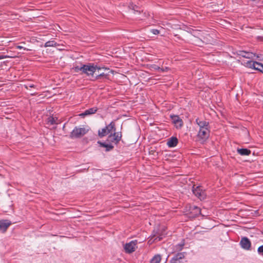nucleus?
<instances>
[{
    "label": "nucleus",
    "instance_id": "obj_1",
    "mask_svg": "<svg viewBox=\"0 0 263 263\" xmlns=\"http://www.w3.org/2000/svg\"><path fill=\"white\" fill-rule=\"evenodd\" d=\"M83 73L86 74L87 76H93V73L97 70H100L101 68L97 65L89 64L88 65H83Z\"/></svg>",
    "mask_w": 263,
    "mask_h": 263
},
{
    "label": "nucleus",
    "instance_id": "obj_2",
    "mask_svg": "<svg viewBox=\"0 0 263 263\" xmlns=\"http://www.w3.org/2000/svg\"><path fill=\"white\" fill-rule=\"evenodd\" d=\"M87 132V130H86L85 128L75 127L70 133L69 136L71 138H79L84 136Z\"/></svg>",
    "mask_w": 263,
    "mask_h": 263
},
{
    "label": "nucleus",
    "instance_id": "obj_3",
    "mask_svg": "<svg viewBox=\"0 0 263 263\" xmlns=\"http://www.w3.org/2000/svg\"><path fill=\"white\" fill-rule=\"evenodd\" d=\"M122 137L121 132H115L108 136L106 141L108 143H114L117 144L121 140Z\"/></svg>",
    "mask_w": 263,
    "mask_h": 263
},
{
    "label": "nucleus",
    "instance_id": "obj_4",
    "mask_svg": "<svg viewBox=\"0 0 263 263\" xmlns=\"http://www.w3.org/2000/svg\"><path fill=\"white\" fill-rule=\"evenodd\" d=\"M192 191L194 194L200 200H203L205 198L206 194L205 191L201 188V186H197L195 187V185H194Z\"/></svg>",
    "mask_w": 263,
    "mask_h": 263
},
{
    "label": "nucleus",
    "instance_id": "obj_5",
    "mask_svg": "<svg viewBox=\"0 0 263 263\" xmlns=\"http://www.w3.org/2000/svg\"><path fill=\"white\" fill-rule=\"evenodd\" d=\"M210 128H205V129H199L197 137L198 138L202 141V142L205 141L208 139L210 136Z\"/></svg>",
    "mask_w": 263,
    "mask_h": 263
},
{
    "label": "nucleus",
    "instance_id": "obj_6",
    "mask_svg": "<svg viewBox=\"0 0 263 263\" xmlns=\"http://www.w3.org/2000/svg\"><path fill=\"white\" fill-rule=\"evenodd\" d=\"M185 254V252L177 253L171 259L170 263H183V260L184 259Z\"/></svg>",
    "mask_w": 263,
    "mask_h": 263
},
{
    "label": "nucleus",
    "instance_id": "obj_7",
    "mask_svg": "<svg viewBox=\"0 0 263 263\" xmlns=\"http://www.w3.org/2000/svg\"><path fill=\"white\" fill-rule=\"evenodd\" d=\"M165 230L166 229L165 227H162L160 228V229L158 230V232L157 233V235L155 234L153 235V238H154L153 241H155L161 240L166 235Z\"/></svg>",
    "mask_w": 263,
    "mask_h": 263
},
{
    "label": "nucleus",
    "instance_id": "obj_8",
    "mask_svg": "<svg viewBox=\"0 0 263 263\" xmlns=\"http://www.w3.org/2000/svg\"><path fill=\"white\" fill-rule=\"evenodd\" d=\"M137 241H132L129 243H126L124 246V249L125 252L127 253H131L136 250Z\"/></svg>",
    "mask_w": 263,
    "mask_h": 263
},
{
    "label": "nucleus",
    "instance_id": "obj_9",
    "mask_svg": "<svg viewBox=\"0 0 263 263\" xmlns=\"http://www.w3.org/2000/svg\"><path fill=\"white\" fill-rule=\"evenodd\" d=\"M241 247L246 250L250 249L251 247V242L249 239L246 237H242L240 241Z\"/></svg>",
    "mask_w": 263,
    "mask_h": 263
},
{
    "label": "nucleus",
    "instance_id": "obj_10",
    "mask_svg": "<svg viewBox=\"0 0 263 263\" xmlns=\"http://www.w3.org/2000/svg\"><path fill=\"white\" fill-rule=\"evenodd\" d=\"M11 224V222L8 219L0 220V231L3 233L6 232Z\"/></svg>",
    "mask_w": 263,
    "mask_h": 263
},
{
    "label": "nucleus",
    "instance_id": "obj_11",
    "mask_svg": "<svg viewBox=\"0 0 263 263\" xmlns=\"http://www.w3.org/2000/svg\"><path fill=\"white\" fill-rule=\"evenodd\" d=\"M171 118L177 128H181L183 125L182 119L177 115H171Z\"/></svg>",
    "mask_w": 263,
    "mask_h": 263
},
{
    "label": "nucleus",
    "instance_id": "obj_12",
    "mask_svg": "<svg viewBox=\"0 0 263 263\" xmlns=\"http://www.w3.org/2000/svg\"><path fill=\"white\" fill-rule=\"evenodd\" d=\"M196 123L199 126V129H205L210 128L209 122L205 120H201L199 118L196 119Z\"/></svg>",
    "mask_w": 263,
    "mask_h": 263
},
{
    "label": "nucleus",
    "instance_id": "obj_13",
    "mask_svg": "<svg viewBox=\"0 0 263 263\" xmlns=\"http://www.w3.org/2000/svg\"><path fill=\"white\" fill-rule=\"evenodd\" d=\"M237 54L247 59H252L255 56V54L252 52H246L245 51H239Z\"/></svg>",
    "mask_w": 263,
    "mask_h": 263
},
{
    "label": "nucleus",
    "instance_id": "obj_14",
    "mask_svg": "<svg viewBox=\"0 0 263 263\" xmlns=\"http://www.w3.org/2000/svg\"><path fill=\"white\" fill-rule=\"evenodd\" d=\"M98 143L101 147L106 148V151L109 152L113 149L114 146L110 143L102 142L100 141L98 142Z\"/></svg>",
    "mask_w": 263,
    "mask_h": 263
},
{
    "label": "nucleus",
    "instance_id": "obj_15",
    "mask_svg": "<svg viewBox=\"0 0 263 263\" xmlns=\"http://www.w3.org/2000/svg\"><path fill=\"white\" fill-rule=\"evenodd\" d=\"M98 110V108L97 107H92L89 108L88 109H87L85 110V111L81 114H80V116L84 117L85 116L90 115L93 114L97 112Z\"/></svg>",
    "mask_w": 263,
    "mask_h": 263
},
{
    "label": "nucleus",
    "instance_id": "obj_16",
    "mask_svg": "<svg viewBox=\"0 0 263 263\" xmlns=\"http://www.w3.org/2000/svg\"><path fill=\"white\" fill-rule=\"evenodd\" d=\"M178 142V139L176 137H172L168 139L167 145L169 147H173L177 145Z\"/></svg>",
    "mask_w": 263,
    "mask_h": 263
},
{
    "label": "nucleus",
    "instance_id": "obj_17",
    "mask_svg": "<svg viewBox=\"0 0 263 263\" xmlns=\"http://www.w3.org/2000/svg\"><path fill=\"white\" fill-rule=\"evenodd\" d=\"M237 151L241 156H249L251 153V151L247 148H238Z\"/></svg>",
    "mask_w": 263,
    "mask_h": 263
},
{
    "label": "nucleus",
    "instance_id": "obj_18",
    "mask_svg": "<svg viewBox=\"0 0 263 263\" xmlns=\"http://www.w3.org/2000/svg\"><path fill=\"white\" fill-rule=\"evenodd\" d=\"M129 9L134 11V12H137L139 13L143 12V9L140 8L138 6L134 5L133 3H130L128 5Z\"/></svg>",
    "mask_w": 263,
    "mask_h": 263
},
{
    "label": "nucleus",
    "instance_id": "obj_19",
    "mask_svg": "<svg viewBox=\"0 0 263 263\" xmlns=\"http://www.w3.org/2000/svg\"><path fill=\"white\" fill-rule=\"evenodd\" d=\"M105 128L109 133L112 132H114L115 133L116 130L115 122L113 121L111 122L108 125L106 126Z\"/></svg>",
    "mask_w": 263,
    "mask_h": 263
},
{
    "label": "nucleus",
    "instance_id": "obj_20",
    "mask_svg": "<svg viewBox=\"0 0 263 263\" xmlns=\"http://www.w3.org/2000/svg\"><path fill=\"white\" fill-rule=\"evenodd\" d=\"M59 44H57L54 40L49 41L45 43V47H57Z\"/></svg>",
    "mask_w": 263,
    "mask_h": 263
},
{
    "label": "nucleus",
    "instance_id": "obj_21",
    "mask_svg": "<svg viewBox=\"0 0 263 263\" xmlns=\"http://www.w3.org/2000/svg\"><path fill=\"white\" fill-rule=\"evenodd\" d=\"M108 134H109V133L108 132L107 129L105 127L102 128L101 130H99L98 131V136L100 138H102Z\"/></svg>",
    "mask_w": 263,
    "mask_h": 263
},
{
    "label": "nucleus",
    "instance_id": "obj_22",
    "mask_svg": "<svg viewBox=\"0 0 263 263\" xmlns=\"http://www.w3.org/2000/svg\"><path fill=\"white\" fill-rule=\"evenodd\" d=\"M161 257L160 255H155L151 260V263H160Z\"/></svg>",
    "mask_w": 263,
    "mask_h": 263
},
{
    "label": "nucleus",
    "instance_id": "obj_23",
    "mask_svg": "<svg viewBox=\"0 0 263 263\" xmlns=\"http://www.w3.org/2000/svg\"><path fill=\"white\" fill-rule=\"evenodd\" d=\"M255 63L256 66H255L254 69L258 70L263 73V64L257 62Z\"/></svg>",
    "mask_w": 263,
    "mask_h": 263
},
{
    "label": "nucleus",
    "instance_id": "obj_24",
    "mask_svg": "<svg viewBox=\"0 0 263 263\" xmlns=\"http://www.w3.org/2000/svg\"><path fill=\"white\" fill-rule=\"evenodd\" d=\"M255 61H248L246 63V66L248 67L254 69L256 66Z\"/></svg>",
    "mask_w": 263,
    "mask_h": 263
},
{
    "label": "nucleus",
    "instance_id": "obj_25",
    "mask_svg": "<svg viewBox=\"0 0 263 263\" xmlns=\"http://www.w3.org/2000/svg\"><path fill=\"white\" fill-rule=\"evenodd\" d=\"M108 75L107 74H104V73H101L98 74L97 76L95 77V79L92 80V81H95L97 80L103 78H105L106 79H108Z\"/></svg>",
    "mask_w": 263,
    "mask_h": 263
},
{
    "label": "nucleus",
    "instance_id": "obj_26",
    "mask_svg": "<svg viewBox=\"0 0 263 263\" xmlns=\"http://www.w3.org/2000/svg\"><path fill=\"white\" fill-rule=\"evenodd\" d=\"M48 122L50 123V124H51V125L58 124V123L57 122V121L58 120L57 118H54L53 117H49L48 118Z\"/></svg>",
    "mask_w": 263,
    "mask_h": 263
},
{
    "label": "nucleus",
    "instance_id": "obj_27",
    "mask_svg": "<svg viewBox=\"0 0 263 263\" xmlns=\"http://www.w3.org/2000/svg\"><path fill=\"white\" fill-rule=\"evenodd\" d=\"M72 69L76 72H78L79 71H81L83 72L82 65L81 66H74L73 67Z\"/></svg>",
    "mask_w": 263,
    "mask_h": 263
},
{
    "label": "nucleus",
    "instance_id": "obj_28",
    "mask_svg": "<svg viewBox=\"0 0 263 263\" xmlns=\"http://www.w3.org/2000/svg\"><path fill=\"white\" fill-rule=\"evenodd\" d=\"M193 210H195V215H198L200 213V209L196 206L192 207Z\"/></svg>",
    "mask_w": 263,
    "mask_h": 263
},
{
    "label": "nucleus",
    "instance_id": "obj_29",
    "mask_svg": "<svg viewBox=\"0 0 263 263\" xmlns=\"http://www.w3.org/2000/svg\"><path fill=\"white\" fill-rule=\"evenodd\" d=\"M258 253L263 256V245L258 247L257 249Z\"/></svg>",
    "mask_w": 263,
    "mask_h": 263
},
{
    "label": "nucleus",
    "instance_id": "obj_30",
    "mask_svg": "<svg viewBox=\"0 0 263 263\" xmlns=\"http://www.w3.org/2000/svg\"><path fill=\"white\" fill-rule=\"evenodd\" d=\"M151 32H152L154 34H158L160 32L159 30L157 29H152Z\"/></svg>",
    "mask_w": 263,
    "mask_h": 263
},
{
    "label": "nucleus",
    "instance_id": "obj_31",
    "mask_svg": "<svg viewBox=\"0 0 263 263\" xmlns=\"http://www.w3.org/2000/svg\"><path fill=\"white\" fill-rule=\"evenodd\" d=\"M184 244H179L176 246V249H178L179 250H181L182 249Z\"/></svg>",
    "mask_w": 263,
    "mask_h": 263
},
{
    "label": "nucleus",
    "instance_id": "obj_32",
    "mask_svg": "<svg viewBox=\"0 0 263 263\" xmlns=\"http://www.w3.org/2000/svg\"><path fill=\"white\" fill-rule=\"evenodd\" d=\"M153 68H154L155 69L157 70H159V69H161V68H160L159 66H158L156 65H154V66H153Z\"/></svg>",
    "mask_w": 263,
    "mask_h": 263
},
{
    "label": "nucleus",
    "instance_id": "obj_33",
    "mask_svg": "<svg viewBox=\"0 0 263 263\" xmlns=\"http://www.w3.org/2000/svg\"><path fill=\"white\" fill-rule=\"evenodd\" d=\"M257 58L259 59V60H263V55L260 54V55H257Z\"/></svg>",
    "mask_w": 263,
    "mask_h": 263
},
{
    "label": "nucleus",
    "instance_id": "obj_34",
    "mask_svg": "<svg viewBox=\"0 0 263 263\" xmlns=\"http://www.w3.org/2000/svg\"><path fill=\"white\" fill-rule=\"evenodd\" d=\"M5 58V56H4V55H0V60H1V59H4Z\"/></svg>",
    "mask_w": 263,
    "mask_h": 263
},
{
    "label": "nucleus",
    "instance_id": "obj_35",
    "mask_svg": "<svg viewBox=\"0 0 263 263\" xmlns=\"http://www.w3.org/2000/svg\"><path fill=\"white\" fill-rule=\"evenodd\" d=\"M159 70H160V71H161V72H164V71H165L164 69V68H161V69H159Z\"/></svg>",
    "mask_w": 263,
    "mask_h": 263
},
{
    "label": "nucleus",
    "instance_id": "obj_36",
    "mask_svg": "<svg viewBox=\"0 0 263 263\" xmlns=\"http://www.w3.org/2000/svg\"><path fill=\"white\" fill-rule=\"evenodd\" d=\"M29 87H31V88H34V85L33 84H31V85H29Z\"/></svg>",
    "mask_w": 263,
    "mask_h": 263
},
{
    "label": "nucleus",
    "instance_id": "obj_37",
    "mask_svg": "<svg viewBox=\"0 0 263 263\" xmlns=\"http://www.w3.org/2000/svg\"><path fill=\"white\" fill-rule=\"evenodd\" d=\"M23 47L22 46H17V48L18 49H22L23 48Z\"/></svg>",
    "mask_w": 263,
    "mask_h": 263
},
{
    "label": "nucleus",
    "instance_id": "obj_38",
    "mask_svg": "<svg viewBox=\"0 0 263 263\" xmlns=\"http://www.w3.org/2000/svg\"><path fill=\"white\" fill-rule=\"evenodd\" d=\"M198 234L200 235H204V233H198Z\"/></svg>",
    "mask_w": 263,
    "mask_h": 263
},
{
    "label": "nucleus",
    "instance_id": "obj_39",
    "mask_svg": "<svg viewBox=\"0 0 263 263\" xmlns=\"http://www.w3.org/2000/svg\"><path fill=\"white\" fill-rule=\"evenodd\" d=\"M168 69V67H165L164 70H165V71H167Z\"/></svg>",
    "mask_w": 263,
    "mask_h": 263
},
{
    "label": "nucleus",
    "instance_id": "obj_40",
    "mask_svg": "<svg viewBox=\"0 0 263 263\" xmlns=\"http://www.w3.org/2000/svg\"><path fill=\"white\" fill-rule=\"evenodd\" d=\"M58 49L59 50H63V49L61 48V47H59V48H58Z\"/></svg>",
    "mask_w": 263,
    "mask_h": 263
},
{
    "label": "nucleus",
    "instance_id": "obj_41",
    "mask_svg": "<svg viewBox=\"0 0 263 263\" xmlns=\"http://www.w3.org/2000/svg\"><path fill=\"white\" fill-rule=\"evenodd\" d=\"M58 49L59 50H63V49L61 48V47H59V48H58Z\"/></svg>",
    "mask_w": 263,
    "mask_h": 263
}]
</instances>
